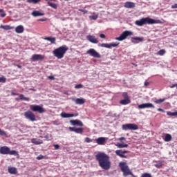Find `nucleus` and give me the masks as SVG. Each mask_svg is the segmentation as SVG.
<instances>
[{
    "label": "nucleus",
    "mask_w": 177,
    "mask_h": 177,
    "mask_svg": "<svg viewBox=\"0 0 177 177\" xmlns=\"http://www.w3.org/2000/svg\"><path fill=\"white\" fill-rule=\"evenodd\" d=\"M138 108L140 109H146L145 104H141L138 105Z\"/></svg>",
    "instance_id": "obj_43"
},
{
    "label": "nucleus",
    "mask_w": 177,
    "mask_h": 177,
    "mask_svg": "<svg viewBox=\"0 0 177 177\" xmlns=\"http://www.w3.org/2000/svg\"><path fill=\"white\" fill-rule=\"evenodd\" d=\"M26 2L28 3H34L35 5L37 3H39V2H41V0H26Z\"/></svg>",
    "instance_id": "obj_30"
},
{
    "label": "nucleus",
    "mask_w": 177,
    "mask_h": 177,
    "mask_svg": "<svg viewBox=\"0 0 177 177\" xmlns=\"http://www.w3.org/2000/svg\"><path fill=\"white\" fill-rule=\"evenodd\" d=\"M127 153H129V151H127V150L122 151L123 154H127Z\"/></svg>",
    "instance_id": "obj_54"
},
{
    "label": "nucleus",
    "mask_w": 177,
    "mask_h": 177,
    "mask_svg": "<svg viewBox=\"0 0 177 177\" xmlns=\"http://www.w3.org/2000/svg\"><path fill=\"white\" fill-rule=\"evenodd\" d=\"M48 20V18H42L38 19V21H46Z\"/></svg>",
    "instance_id": "obj_49"
},
{
    "label": "nucleus",
    "mask_w": 177,
    "mask_h": 177,
    "mask_svg": "<svg viewBox=\"0 0 177 177\" xmlns=\"http://www.w3.org/2000/svg\"><path fill=\"white\" fill-rule=\"evenodd\" d=\"M163 102H165V98L157 100L154 102L156 103V104H161Z\"/></svg>",
    "instance_id": "obj_35"
},
{
    "label": "nucleus",
    "mask_w": 177,
    "mask_h": 177,
    "mask_svg": "<svg viewBox=\"0 0 177 177\" xmlns=\"http://www.w3.org/2000/svg\"><path fill=\"white\" fill-rule=\"evenodd\" d=\"M135 24L139 27H142V26H145V24H157V20L150 17H145L136 21Z\"/></svg>",
    "instance_id": "obj_3"
},
{
    "label": "nucleus",
    "mask_w": 177,
    "mask_h": 177,
    "mask_svg": "<svg viewBox=\"0 0 177 177\" xmlns=\"http://www.w3.org/2000/svg\"><path fill=\"white\" fill-rule=\"evenodd\" d=\"M171 9H177V3L172 5Z\"/></svg>",
    "instance_id": "obj_50"
},
{
    "label": "nucleus",
    "mask_w": 177,
    "mask_h": 177,
    "mask_svg": "<svg viewBox=\"0 0 177 177\" xmlns=\"http://www.w3.org/2000/svg\"><path fill=\"white\" fill-rule=\"evenodd\" d=\"M167 115H171V117L176 116L177 115V111L176 112H171L168 111L167 112Z\"/></svg>",
    "instance_id": "obj_36"
},
{
    "label": "nucleus",
    "mask_w": 177,
    "mask_h": 177,
    "mask_svg": "<svg viewBox=\"0 0 177 177\" xmlns=\"http://www.w3.org/2000/svg\"><path fill=\"white\" fill-rule=\"evenodd\" d=\"M87 55H90V56H92L93 57H96L97 59H100L102 56L97 51H96L93 48H90L86 51Z\"/></svg>",
    "instance_id": "obj_10"
},
{
    "label": "nucleus",
    "mask_w": 177,
    "mask_h": 177,
    "mask_svg": "<svg viewBox=\"0 0 177 177\" xmlns=\"http://www.w3.org/2000/svg\"><path fill=\"white\" fill-rule=\"evenodd\" d=\"M79 12H84L83 9H79Z\"/></svg>",
    "instance_id": "obj_61"
},
{
    "label": "nucleus",
    "mask_w": 177,
    "mask_h": 177,
    "mask_svg": "<svg viewBox=\"0 0 177 177\" xmlns=\"http://www.w3.org/2000/svg\"><path fill=\"white\" fill-rule=\"evenodd\" d=\"M128 144H118L117 147L118 149H124V147H128Z\"/></svg>",
    "instance_id": "obj_32"
},
{
    "label": "nucleus",
    "mask_w": 177,
    "mask_h": 177,
    "mask_svg": "<svg viewBox=\"0 0 177 177\" xmlns=\"http://www.w3.org/2000/svg\"><path fill=\"white\" fill-rule=\"evenodd\" d=\"M15 32L17 34H21L24 32V27L22 25H19L15 28Z\"/></svg>",
    "instance_id": "obj_23"
},
{
    "label": "nucleus",
    "mask_w": 177,
    "mask_h": 177,
    "mask_svg": "<svg viewBox=\"0 0 177 177\" xmlns=\"http://www.w3.org/2000/svg\"><path fill=\"white\" fill-rule=\"evenodd\" d=\"M145 109H149V108H152V109H154V105H153V104L151 103H145Z\"/></svg>",
    "instance_id": "obj_34"
},
{
    "label": "nucleus",
    "mask_w": 177,
    "mask_h": 177,
    "mask_svg": "<svg viewBox=\"0 0 177 177\" xmlns=\"http://www.w3.org/2000/svg\"><path fill=\"white\" fill-rule=\"evenodd\" d=\"M48 80H55V77L53 76H49Z\"/></svg>",
    "instance_id": "obj_57"
},
{
    "label": "nucleus",
    "mask_w": 177,
    "mask_h": 177,
    "mask_svg": "<svg viewBox=\"0 0 177 177\" xmlns=\"http://www.w3.org/2000/svg\"><path fill=\"white\" fill-rule=\"evenodd\" d=\"M82 13H83L84 15H86V13H88V10H83Z\"/></svg>",
    "instance_id": "obj_55"
},
{
    "label": "nucleus",
    "mask_w": 177,
    "mask_h": 177,
    "mask_svg": "<svg viewBox=\"0 0 177 177\" xmlns=\"http://www.w3.org/2000/svg\"><path fill=\"white\" fill-rule=\"evenodd\" d=\"M148 85H149V82H145V86H147Z\"/></svg>",
    "instance_id": "obj_59"
},
{
    "label": "nucleus",
    "mask_w": 177,
    "mask_h": 177,
    "mask_svg": "<svg viewBox=\"0 0 177 177\" xmlns=\"http://www.w3.org/2000/svg\"><path fill=\"white\" fill-rule=\"evenodd\" d=\"M68 50V47L66 45H63L56 49H55L53 52L54 56L57 57L58 59H63L64 57V55Z\"/></svg>",
    "instance_id": "obj_2"
},
{
    "label": "nucleus",
    "mask_w": 177,
    "mask_h": 177,
    "mask_svg": "<svg viewBox=\"0 0 177 177\" xmlns=\"http://www.w3.org/2000/svg\"><path fill=\"white\" fill-rule=\"evenodd\" d=\"M30 109L32 111H37L40 114H42V113H45V109H44L42 106L39 105H30Z\"/></svg>",
    "instance_id": "obj_9"
},
{
    "label": "nucleus",
    "mask_w": 177,
    "mask_h": 177,
    "mask_svg": "<svg viewBox=\"0 0 177 177\" xmlns=\"http://www.w3.org/2000/svg\"><path fill=\"white\" fill-rule=\"evenodd\" d=\"M123 96H124V99L121 100L120 101V104H124V105L129 104V103H131V100H129V97H128V93H124L123 94Z\"/></svg>",
    "instance_id": "obj_13"
},
{
    "label": "nucleus",
    "mask_w": 177,
    "mask_h": 177,
    "mask_svg": "<svg viewBox=\"0 0 177 177\" xmlns=\"http://www.w3.org/2000/svg\"><path fill=\"white\" fill-rule=\"evenodd\" d=\"M8 173L11 175H17V168L13 167H8Z\"/></svg>",
    "instance_id": "obj_20"
},
{
    "label": "nucleus",
    "mask_w": 177,
    "mask_h": 177,
    "mask_svg": "<svg viewBox=\"0 0 177 177\" xmlns=\"http://www.w3.org/2000/svg\"><path fill=\"white\" fill-rule=\"evenodd\" d=\"M0 154H9L10 156H16L17 155V151L15 150H10V148L6 146L1 147L0 148Z\"/></svg>",
    "instance_id": "obj_5"
},
{
    "label": "nucleus",
    "mask_w": 177,
    "mask_h": 177,
    "mask_svg": "<svg viewBox=\"0 0 177 177\" xmlns=\"http://www.w3.org/2000/svg\"><path fill=\"white\" fill-rule=\"evenodd\" d=\"M78 115V113H76L75 115L74 113H67L66 112H62L60 114V116L62 118H70L71 117H77Z\"/></svg>",
    "instance_id": "obj_17"
},
{
    "label": "nucleus",
    "mask_w": 177,
    "mask_h": 177,
    "mask_svg": "<svg viewBox=\"0 0 177 177\" xmlns=\"http://www.w3.org/2000/svg\"><path fill=\"white\" fill-rule=\"evenodd\" d=\"M45 59V56L41 55V54H35L32 55L30 60H32V62H37L38 60L42 61Z\"/></svg>",
    "instance_id": "obj_11"
},
{
    "label": "nucleus",
    "mask_w": 177,
    "mask_h": 177,
    "mask_svg": "<svg viewBox=\"0 0 177 177\" xmlns=\"http://www.w3.org/2000/svg\"><path fill=\"white\" fill-rule=\"evenodd\" d=\"M37 160H44V158H45V156H42V155H39V156H37L36 158Z\"/></svg>",
    "instance_id": "obj_44"
},
{
    "label": "nucleus",
    "mask_w": 177,
    "mask_h": 177,
    "mask_svg": "<svg viewBox=\"0 0 177 177\" xmlns=\"http://www.w3.org/2000/svg\"><path fill=\"white\" fill-rule=\"evenodd\" d=\"M175 86H176V84H173L170 86V88H175Z\"/></svg>",
    "instance_id": "obj_58"
},
{
    "label": "nucleus",
    "mask_w": 177,
    "mask_h": 177,
    "mask_svg": "<svg viewBox=\"0 0 177 177\" xmlns=\"http://www.w3.org/2000/svg\"><path fill=\"white\" fill-rule=\"evenodd\" d=\"M157 55H158V56H164V55H165V50H164V49L160 50L157 53Z\"/></svg>",
    "instance_id": "obj_33"
},
{
    "label": "nucleus",
    "mask_w": 177,
    "mask_h": 177,
    "mask_svg": "<svg viewBox=\"0 0 177 177\" xmlns=\"http://www.w3.org/2000/svg\"><path fill=\"white\" fill-rule=\"evenodd\" d=\"M0 28H3V30H13V28H15V27L10 26L9 25H5V26L1 25Z\"/></svg>",
    "instance_id": "obj_28"
},
{
    "label": "nucleus",
    "mask_w": 177,
    "mask_h": 177,
    "mask_svg": "<svg viewBox=\"0 0 177 177\" xmlns=\"http://www.w3.org/2000/svg\"><path fill=\"white\" fill-rule=\"evenodd\" d=\"M31 15H32V16H33V17H38L39 16H45V13L41 12L40 11H38V10H34L33 12H32Z\"/></svg>",
    "instance_id": "obj_22"
},
{
    "label": "nucleus",
    "mask_w": 177,
    "mask_h": 177,
    "mask_svg": "<svg viewBox=\"0 0 177 177\" xmlns=\"http://www.w3.org/2000/svg\"><path fill=\"white\" fill-rule=\"evenodd\" d=\"M106 138L104 137H100L96 139V143L97 145H100V146H103V145H105L106 143Z\"/></svg>",
    "instance_id": "obj_18"
},
{
    "label": "nucleus",
    "mask_w": 177,
    "mask_h": 177,
    "mask_svg": "<svg viewBox=\"0 0 177 177\" xmlns=\"http://www.w3.org/2000/svg\"><path fill=\"white\" fill-rule=\"evenodd\" d=\"M70 124L73 125V127H84V123H82V121L80 120H70Z\"/></svg>",
    "instance_id": "obj_15"
},
{
    "label": "nucleus",
    "mask_w": 177,
    "mask_h": 177,
    "mask_svg": "<svg viewBox=\"0 0 177 177\" xmlns=\"http://www.w3.org/2000/svg\"><path fill=\"white\" fill-rule=\"evenodd\" d=\"M155 167H156V168H161L162 167V165L156 164V165H155Z\"/></svg>",
    "instance_id": "obj_52"
},
{
    "label": "nucleus",
    "mask_w": 177,
    "mask_h": 177,
    "mask_svg": "<svg viewBox=\"0 0 177 177\" xmlns=\"http://www.w3.org/2000/svg\"><path fill=\"white\" fill-rule=\"evenodd\" d=\"M91 19H92V20H97L98 15H91L89 17Z\"/></svg>",
    "instance_id": "obj_41"
},
{
    "label": "nucleus",
    "mask_w": 177,
    "mask_h": 177,
    "mask_svg": "<svg viewBox=\"0 0 177 177\" xmlns=\"http://www.w3.org/2000/svg\"><path fill=\"white\" fill-rule=\"evenodd\" d=\"M116 156H118L119 157H121V158H127V156H125L124 153H122V150H116L115 151Z\"/></svg>",
    "instance_id": "obj_25"
},
{
    "label": "nucleus",
    "mask_w": 177,
    "mask_h": 177,
    "mask_svg": "<svg viewBox=\"0 0 177 177\" xmlns=\"http://www.w3.org/2000/svg\"><path fill=\"white\" fill-rule=\"evenodd\" d=\"M86 39H87V41H89V42H91V44H98L99 43V40H97V38H96V37L91 35H87Z\"/></svg>",
    "instance_id": "obj_14"
},
{
    "label": "nucleus",
    "mask_w": 177,
    "mask_h": 177,
    "mask_svg": "<svg viewBox=\"0 0 177 177\" xmlns=\"http://www.w3.org/2000/svg\"><path fill=\"white\" fill-rule=\"evenodd\" d=\"M119 167L122 172H123V176H128L129 175H131L132 177H136V176H134L133 174H132V171H131V169H129L127 162H120L119 163Z\"/></svg>",
    "instance_id": "obj_4"
},
{
    "label": "nucleus",
    "mask_w": 177,
    "mask_h": 177,
    "mask_svg": "<svg viewBox=\"0 0 177 177\" xmlns=\"http://www.w3.org/2000/svg\"><path fill=\"white\" fill-rule=\"evenodd\" d=\"M133 35V32L129 30L124 31L118 37H116V41H124V39H127L128 37H131Z\"/></svg>",
    "instance_id": "obj_7"
},
{
    "label": "nucleus",
    "mask_w": 177,
    "mask_h": 177,
    "mask_svg": "<svg viewBox=\"0 0 177 177\" xmlns=\"http://www.w3.org/2000/svg\"><path fill=\"white\" fill-rule=\"evenodd\" d=\"M75 89H81V88H84V85L82 84H76L75 86Z\"/></svg>",
    "instance_id": "obj_39"
},
{
    "label": "nucleus",
    "mask_w": 177,
    "mask_h": 177,
    "mask_svg": "<svg viewBox=\"0 0 177 177\" xmlns=\"http://www.w3.org/2000/svg\"><path fill=\"white\" fill-rule=\"evenodd\" d=\"M45 41H49L51 44L56 45V37H44Z\"/></svg>",
    "instance_id": "obj_24"
},
{
    "label": "nucleus",
    "mask_w": 177,
    "mask_h": 177,
    "mask_svg": "<svg viewBox=\"0 0 177 177\" xmlns=\"http://www.w3.org/2000/svg\"><path fill=\"white\" fill-rule=\"evenodd\" d=\"M17 67H18V68H21V65H17Z\"/></svg>",
    "instance_id": "obj_60"
},
{
    "label": "nucleus",
    "mask_w": 177,
    "mask_h": 177,
    "mask_svg": "<svg viewBox=\"0 0 177 177\" xmlns=\"http://www.w3.org/2000/svg\"><path fill=\"white\" fill-rule=\"evenodd\" d=\"M124 8L127 9H133L135 8V3L131 1H127L124 5Z\"/></svg>",
    "instance_id": "obj_19"
},
{
    "label": "nucleus",
    "mask_w": 177,
    "mask_h": 177,
    "mask_svg": "<svg viewBox=\"0 0 177 177\" xmlns=\"http://www.w3.org/2000/svg\"><path fill=\"white\" fill-rule=\"evenodd\" d=\"M0 135L1 136H6V133L3 130L0 129Z\"/></svg>",
    "instance_id": "obj_42"
},
{
    "label": "nucleus",
    "mask_w": 177,
    "mask_h": 177,
    "mask_svg": "<svg viewBox=\"0 0 177 177\" xmlns=\"http://www.w3.org/2000/svg\"><path fill=\"white\" fill-rule=\"evenodd\" d=\"M11 95L12 96H19V94L17 92L12 91Z\"/></svg>",
    "instance_id": "obj_46"
},
{
    "label": "nucleus",
    "mask_w": 177,
    "mask_h": 177,
    "mask_svg": "<svg viewBox=\"0 0 177 177\" xmlns=\"http://www.w3.org/2000/svg\"><path fill=\"white\" fill-rule=\"evenodd\" d=\"M24 117L34 122V121H37V118L35 117V114L32 113L31 111H27L24 113Z\"/></svg>",
    "instance_id": "obj_8"
},
{
    "label": "nucleus",
    "mask_w": 177,
    "mask_h": 177,
    "mask_svg": "<svg viewBox=\"0 0 177 177\" xmlns=\"http://www.w3.org/2000/svg\"><path fill=\"white\" fill-rule=\"evenodd\" d=\"M85 142H86L87 143H91V142H92V140H91V138L86 137L85 138Z\"/></svg>",
    "instance_id": "obj_47"
},
{
    "label": "nucleus",
    "mask_w": 177,
    "mask_h": 177,
    "mask_svg": "<svg viewBox=\"0 0 177 177\" xmlns=\"http://www.w3.org/2000/svg\"><path fill=\"white\" fill-rule=\"evenodd\" d=\"M48 6H50L53 9H57V4L51 3L50 1L47 2Z\"/></svg>",
    "instance_id": "obj_31"
},
{
    "label": "nucleus",
    "mask_w": 177,
    "mask_h": 177,
    "mask_svg": "<svg viewBox=\"0 0 177 177\" xmlns=\"http://www.w3.org/2000/svg\"><path fill=\"white\" fill-rule=\"evenodd\" d=\"M100 37L102 38V39H104V38H106V35H104V34H100Z\"/></svg>",
    "instance_id": "obj_51"
},
{
    "label": "nucleus",
    "mask_w": 177,
    "mask_h": 177,
    "mask_svg": "<svg viewBox=\"0 0 177 177\" xmlns=\"http://www.w3.org/2000/svg\"><path fill=\"white\" fill-rule=\"evenodd\" d=\"M132 39H134V41H139L140 42H142L143 41V37H132Z\"/></svg>",
    "instance_id": "obj_38"
},
{
    "label": "nucleus",
    "mask_w": 177,
    "mask_h": 177,
    "mask_svg": "<svg viewBox=\"0 0 177 177\" xmlns=\"http://www.w3.org/2000/svg\"><path fill=\"white\" fill-rule=\"evenodd\" d=\"M141 177H152L151 174L149 173H144L141 175Z\"/></svg>",
    "instance_id": "obj_40"
},
{
    "label": "nucleus",
    "mask_w": 177,
    "mask_h": 177,
    "mask_svg": "<svg viewBox=\"0 0 177 177\" xmlns=\"http://www.w3.org/2000/svg\"><path fill=\"white\" fill-rule=\"evenodd\" d=\"M122 128L124 131H128V129L129 131H138V129H139V126H138L136 124L129 123L123 124Z\"/></svg>",
    "instance_id": "obj_6"
},
{
    "label": "nucleus",
    "mask_w": 177,
    "mask_h": 177,
    "mask_svg": "<svg viewBox=\"0 0 177 177\" xmlns=\"http://www.w3.org/2000/svg\"><path fill=\"white\" fill-rule=\"evenodd\" d=\"M0 16L1 17H5L6 16V13L3 9H0Z\"/></svg>",
    "instance_id": "obj_37"
},
{
    "label": "nucleus",
    "mask_w": 177,
    "mask_h": 177,
    "mask_svg": "<svg viewBox=\"0 0 177 177\" xmlns=\"http://www.w3.org/2000/svg\"><path fill=\"white\" fill-rule=\"evenodd\" d=\"M31 143H33L34 145H42L44 142L41 140H37L36 138H32L31 140Z\"/></svg>",
    "instance_id": "obj_29"
},
{
    "label": "nucleus",
    "mask_w": 177,
    "mask_h": 177,
    "mask_svg": "<svg viewBox=\"0 0 177 177\" xmlns=\"http://www.w3.org/2000/svg\"><path fill=\"white\" fill-rule=\"evenodd\" d=\"M54 147L55 150H59L60 149V145H54Z\"/></svg>",
    "instance_id": "obj_48"
},
{
    "label": "nucleus",
    "mask_w": 177,
    "mask_h": 177,
    "mask_svg": "<svg viewBox=\"0 0 177 177\" xmlns=\"http://www.w3.org/2000/svg\"><path fill=\"white\" fill-rule=\"evenodd\" d=\"M95 158L98 164L102 169L109 171L111 168V162H110V156L104 153H98L95 155Z\"/></svg>",
    "instance_id": "obj_1"
},
{
    "label": "nucleus",
    "mask_w": 177,
    "mask_h": 177,
    "mask_svg": "<svg viewBox=\"0 0 177 177\" xmlns=\"http://www.w3.org/2000/svg\"><path fill=\"white\" fill-rule=\"evenodd\" d=\"M120 45V43H111V44H102L100 45L102 48H106L108 49H111V48H117Z\"/></svg>",
    "instance_id": "obj_12"
},
{
    "label": "nucleus",
    "mask_w": 177,
    "mask_h": 177,
    "mask_svg": "<svg viewBox=\"0 0 177 177\" xmlns=\"http://www.w3.org/2000/svg\"><path fill=\"white\" fill-rule=\"evenodd\" d=\"M118 140H125V137H120L118 138Z\"/></svg>",
    "instance_id": "obj_53"
},
{
    "label": "nucleus",
    "mask_w": 177,
    "mask_h": 177,
    "mask_svg": "<svg viewBox=\"0 0 177 177\" xmlns=\"http://www.w3.org/2000/svg\"><path fill=\"white\" fill-rule=\"evenodd\" d=\"M0 82L5 84V82H6V79L5 77H0Z\"/></svg>",
    "instance_id": "obj_45"
},
{
    "label": "nucleus",
    "mask_w": 177,
    "mask_h": 177,
    "mask_svg": "<svg viewBox=\"0 0 177 177\" xmlns=\"http://www.w3.org/2000/svg\"><path fill=\"white\" fill-rule=\"evenodd\" d=\"M163 140H165V142H171L172 140V136L169 133H167L163 138Z\"/></svg>",
    "instance_id": "obj_27"
},
{
    "label": "nucleus",
    "mask_w": 177,
    "mask_h": 177,
    "mask_svg": "<svg viewBox=\"0 0 177 177\" xmlns=\"http://www.w3.org/2000/svg\"><path fill=\"white\" fill-rule=\"evenodd\" d=\"M15 100L19 101V100H25L26 102H29L30 98L27 97H24V95L20 94L19 95V98H15Z\"/></svg>",
    "instance_id": "obj_26"
},
{
    "label": "nucleus",
    "mask_w": 177,
    "mask_h": 177,
    "mask_svg": "<svg viewBox=\"0 0 177 177\" xmlns=\"http://www.w3.org/2000/svg\"><path fill=\"white\" fill-rule=\"evenodd\" d=\"M68 129L69 131H71V132H75V133H84V129L82 128H75L69 127Z\"/></svg>",
    "instance_id": "obj_16"
},
{
    "label": "nucleus",
    "mask_w": 177,
    "mask_h": 177,
    "mask_svg": "<svg viewBox=\"0 0 177 177\" xmlns=\"http://www.w3.org/2000/svg\"><path fill=\"white\" fill-rule=\"evenodd\" d=\"M72 100L75 102V104H84L85 103L84 98H72Z\"/></svg>",
    "instance_id": "obj_21"
},
{
    "label": "nucleus",
    "mask_w": 177,
    "mask_h": 177,
    "mask_svg": "<svg viewBox=\"0 0 177 177\" xmlns=\"http://www.w3.org/2000/svg\"><path fill=\"white\" fill-rule=\"evenodd\" d=\"M158 111H162V113H164V109H162L161 108H158Z\"/></svg>",
    "instance_id": "obj_56"
}]
</instances>
